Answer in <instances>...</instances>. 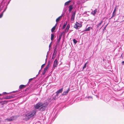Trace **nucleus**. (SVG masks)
<instances>
[{"label":"nucleus","instance_id":"nucleus-35","mask_svg":"<svg viewBox=\"0 0 124 124\" xmlns=\"http://www.w3.org/2000/svg\"><path fill=\"white\" fill-rule=\"evenodd\" d=\"M73 8H69V11L70 12Z\"/></svg>","mask_w":124,"mask_h":124},{"label":"nucleus","instance_id":"nucleus-31","mask_svg":"<svg viewBox=\"0 0 124 124\" xmlns=\"http://www.w3.org/2000/svg\"><path fill=\"white\" fill-rule=\"evenodd\" d=\"M56 55H53V54H52V58L53 59L54 58L55 56H56Z\"/></svg>","mask_w":124,"mask_h":124},{"label":"nucleus","instance_id":"nucleus-43","mask_svg":"<svg viewBox=\"0 0 124 124\" xmlns=\"http://www.w3.org/2000/svg\"><path fill=\"white\" fill-rule=\"evenodd\" d=\"M47 55H46V60H45V62H46V59H47Z\"/></svg>","mask_w":124,"mask_h":124},{"label":"nucleus","instance_id":"nucleus-37","mask_svg":"<svg viewBox=\"0 0 124 124\" xmlns=\"http://www.w3.org/2000/svg\"><path fill=\"white\" fill-rule=\"evenodd\" d=\"M122 64L123 65H124V61H123L121 62Z\"/></svg>","mask_w":124,"mask_h":124},{"label":"nucleus","instance_id":"nucleus-11","mask_svg":"<svg viewBox=\"0 0 124 124\" xmlns=\"http://www.w3.org/2000/svg\"><path fill=\"white\" fill-rule=\"evenodd\" d=\"M62 35H64V32L63 31L62 32V33H60L59 34V38L58 39V41H60V40L61 39V38L62 36Z\"/></svg>","mask_w":124,"mask_h":124},{"label":"nucleus","instance_id":"nucleus-45","mask_svg":"<svg viewBox=\"0 0 124 124\" xmlns=\"http://www.w3.org/2000/svg\"><path fill=\"white\" fill-rule=\"evenodd\" d=\"M4 103H7V102L6 101H4Z\"/></svg>","mask_w":124,"mask_h":124},{"label":"nucleus","instance_id":"nucleus-19","mask_svg":"<svg viewBox=\"0 0 124 124\" xmlns=\"http://www.w3.org/2000/svg\"><path fill=\"white\" fill-rule=\"evenodd\" d=\"M70 27V25L69 24H68L66 27V29H65V31L67 30V32L68 31Z\"/></svg>","mask_w":124,"mask_h":124},{"label":"nucleus","instance_id":"nucleus-47","mask_svg":"<svg viewBox=\"0 0 124 124\" xmlns=\"http://www.w3.org/2000/svg\"><path fill=\"white\" fill-rule=\"evenodd\" d=\"M59 54L58 55V57L59 58Z\"/></svg>","mask_w":124,"mask_h":124},{"label":"nucleus","instance_id":"nucleus-9","mask_svg":"<svg viewBox=\"0 0 124 124\" xmlns=\"http://www.w3.org/2000/svg\"><path fill=\"white\" fill-rule=\"evenodd\" d=\"M15 97L14 95H12L11 96H7L4 98L5 99H11L13 98L14 97Z\"/></svg>","mask_w":124,"mask_h":124},{"label":"nucleus","instance_id":"nucleus-30","mask_svg":"<svg viewBox=\"0 0 124 124\" xmlns=\"http://www.w3.org/2000/svg\"><path fill=\"white\" fill-rule=\"evenodd\" d=\"M8 93H6V92H4L3 93H2L1 94L2 95H2H5V94H7Z\"/></svg>","mask_w":124,"mask_h":124},{"label":"nucleus","instance_id":"nucleus-13","mask_svg":"<svg viewBox=\"0 0 124 124\" xmlns=\"http://www.w3.org/2000/svg\"><path fill=\"white\" fill-rule=\"evenodd\" d=\"M97 12V9H95L94 11H93L91 12V14L93 15V16H95L96 12Z\"/></svg>","mask_w":124,"mask_h":124},{"label":"nucleus","instance_id":"nucleus-24","mask_svg":"<svg viewBox=\"0 0 124 124\" xmlns=\"http://www.w3.org/2000/svg\"><path fill=\"white\" fill-rule=\"evenodd\" d=\"M55 27L54 26L51 29V31L52 32H54L55 30Z\"/></svg>","mask_w":124,"mask_h":124},{"label":"nucleus","instance_id":"nucleus-8","mask_svg":"<svg viewBox=\"0 0 124 124\" xmlns=\"http://www.w3.org/2000/svg\"><path fill=\"white\" fill-rule=\"evenodd\" d=\"M63 88H61L60 89L58 90L57 92L55 93L56 94V95H58V94L59 93H61L63 91Z\"/></svg>","mask_w":124,"mask_h":124},{"label":"nucleus","instance_id":"nucleus-36","mask_svg":"<svg viewBox=\"0 0 124 124\" xmlns=\"http://www.w3.org/2000/svg\"><path fill=\"white\" fill-rule=\"evenodd\" d=\"M73 6L72 5H70L69 6V8H72Z\"/></svg>","mask_w":124,"mask_h":124},{"label":"nucleus","instance_id":"nucleus-54","mask_svg":"<svg viewBox=\"0 0 124 124\" xmlns=\"http://www.w3.org/2000/svg\"><path fill=\"white\" fill-rule=\"evenodd\" d=\"M2 7H1V8H2Z\"/></svg>","mask_w":124,"mask_h":124},{"label":"nucleus","instance_id":"nucleus-50","mask_svg":"<svg viewBox=\"0 0 124 124\" xmlns=\"http://www.w3.org/2000/svg\"><path fill=\"white\" fill-rule=\"evenodd\" d=\"M108 24H107L106 25V26H105V27H106L107 25Z\"/></svg>","mask_w":124,"mask_h":124},{"label":"nucleus","instance_id":"nucleus-41","mask_svg":"<svg viewBox=\"0 0 124 124\" xmlns=\"http://www.w3.org/2000/svg\"><path fill=\"white\" fill-rule=\"evenodd\" d=\"M66 8H64V9L63 11H64V12H65L66 11V10L65 9Z\"/></svg>","mask_w":124,"mask_h":124},{"label":"nucleus","instance_id":"nucleus-6","mask_svg":"<svg viewBox=\"0 0 124 124\" xmlns=\"http://www.w3.org/2000/svg\"><path fill=\"white\" fill-rule=\"evenodd\" d=\"M64 13H62L61 15L56 19V21L57 23L60 21V19L64 15Z\"/></svg>","mask_w":124,"mask_h":124},{"label":"nucleus","instance_id":"nucleus-34","mask_svg":"<svg viewBox=\"0 0 124 124\" xmlns=\"http://www.w3.org/2000/svg\"><path fill=\"white\" fill-rule=\"evenodd\" d=\"M45 65V63H44L43 64H42L41 66V69L43 68V66H44Z\"/></svg>","mask_w":124,"mask_h":124},{"label":"nucleus","instance_id":"nucleus-26","mask_svg":"<svg viewBox=\"0 0 124 124\" xmlns=\"http://www.w3.org/2000/svg\"><path fill=\"white\" fill-rule=\"evenodd\" d=\"M73 41L74 43L75 44L77 42V41L75 39H74L73 40Z\"/></svg>","mask_w":124,"mask_h":124},{"label":"nucleus","instance_id":"nucleus-16","mask_svg":"<svg viewBox=\"0 0 124 124\" xmlns=\"http://www.w3.org/2000/svg\"><path fill=\"white\" fill-rule=\"evenodd\" d=\"M103 22V21L101 20L100 22L99 23H98L96 25L97 28H98L100 27V26H101V24Z\"/></svg>","mask_w":124,"mask_h":124},{"label":"nucleus","instance_id":"nucleus-7","mask_svg":"<svg viewBox=\"0 0 124 124\" xmlns=\"http://www.w3.org/2000/svg\"><path fill=\"white\" fill-rule=\"evenodd\" d=\"M15 117L14 116H12L10 117L9 118H7V120L9 121H11L14 120L15 119Z\"/></svg>","mask_w":124,"mask_h":124},{"label":"nucleus","instance_id":"nucleus-38","mask_svg":"<svg viewBox=\"0 0 124 124\" xmlns=\"http://www.w3.org/2000/svg\"><path fill=\"white\" fill-rule=\"evenodd\" d=\"M116 8H115V9L114 10V11H113V12H114L115 13H116Z\"/></svg>","mask_w":124,"mask_h":124},{"label":"nucleus","instance_id":"nucleus-44","mask_svg":"<svg viewBox=\"0 0 124 124\" xmlns=\"http://www.w3.org/2000/svg\"><path fill=\"white\" fill-rule=\"evenodd\" d=\"M64 31V33H66V32H67V30L65 31V30Z\"/></svg>","mask_w":124,"mask_h":124},{"label":"nucleus","instance_id":"nucleus-20","mask_svg":"<svg viewBox=\"0 0 124 124\" xmlns=\"http://www.w3.org/2000/svg\"><path fill=\"white\" fill-rule=\"evenodd\" d=\"M71 1V0H69V1L66 2L64 4L65 6H67L70 3Z\"/></svg>","mask_w":124,"mask_h":124},{"label":"nucleus","instance_id":"nucleus-22","mask_svg":"<svg viewBox=\"0 0 124 124\" xmlns=\"http://www.w3.org/2000/svg\"><path fill=\"white\" fill-rule=\"evenodd\" d=\"M67 22H66V23H64V24L62 27V29H64L66 27V25H67Z\"/></svg>","mask_w":124,"mask_h":124},{"label":"nucleus","instance_id":"nucleus-53","mask_svg":"<svg viewBox=\"0 0 124 124\" xmlns=\"http://www.w3.org/2000/svg\"><path fill=\"white\" fill-rule=\"evenodd\" d=\"M38 75V74L37 75H36V76H37Z\"/></svg>","mask_w":124,"mask_h":124},{"label":"nucleus","instance_id":"nucleus-18","mask_svg":"<svg viewBox=\"0 0 124 124\" xmlns=\"http://www.w3.org/2000/svg\"><path fill=\"white\" fill-rule=\"evenodd\" d=\"M26 86L23 85H21L19 86V88L20 89H22L24 87H25Z\"/></svg>","mask_w":124,"mask_h":124},{"label":"nucleus","instance_id":"nucleus-39","mask_svg":"<svg viewBox=\"0 0 124 124\" xmlns=\"http://www.w3.org/2000/svg\"><path fill=\"white\" fill-rule=\"evenodd\" d=\"M122 54H123V53H122L121 56L120 57V58H121L122 59L123 58V56H122Z\"/></svg>","mask_w":124,"mask_h":124},{"label":"nucleus","instance_id":"nucleus-40","mask_svg":"<svg viewBox=\"0 0 124 124\" xmlns=\"http://www.w3.org/2000/svg\"><path fill=\"white\" fill-rule=\"evenodd\" d=\"M2 8H0V12L2 11Z\"/></svg>","mask_w":124,"mask_h":124},{"label":"nucleus","instance_id":"nucleus-5","mask_svg":"<svg viewBox=\"0 0 124 124\" xmlns=\"http://www.w3.org/2000/svg\"><path fill=\"white\" fill-rule=\"evenodd\" d=\"M50 61L49 60L48 61L47 64V65L46 66V67L44 68V71L43 72V74H42L43 75H44L46 73L47 69H48V67L49 66V65L50 64Z\"/></svg>","mask_w":124,"mask_h":124},{"label":"nucleus","instance_id":"nucleus-1","mask_svg":"<svg viewBox=\"0 0 124 124\" xmlns=\"http://www.w3.org/2000/svg\"><path fill=\"white\" fill-rule=\"evenodd\" d=\"M48 105V104L46 102L42 103L39 102L35 105L34 108L36 109H38L39 111H43L46 110Z\"/></svg>","mask_w":124,"mask_h":124},{"label":"nucleus","instance_id":"nucleus-25","mask_svg":"<svg viewBox=\"0 0 124 124\" xmlns=\"http://www.w3.org/2000/svg\"><path fill=\"white\" fill-rule=\"evenodd\" d=\"M116 14V13L114 12H113L112 15V16L111 17V18H112Z\"/></svg>","mask_w":124,"mask_h":124},{"label":"nucleus","instance_id":"nucleus-3","mask_svg":"<svg viewBox=\"0 0 124 124\" xmlns=\"http://www.w3.org/2000/svg\"><path fill=\"white\" fill-rule=\"evenodd\" d=\"M82 26V25L81 23L76 22L74 27L76 29H77L81 27Z\"/></svg>","mask_w":124,"mask_h":124},{"label":"nucleus","instance_id":"nucleus-52","mask_svg":"<svg viewBox=\"0 0 124 124\" xmlns=\"http://www.w3.org/2000/svg\"><path fill=\"white\" fill-rule=\"evenodd\" d=\"M101 27L100 28V29H101Z\"/></svg>","mask_w":124,"mask_h":124},{"label":"nucleus","instance_id":"nucleus-32","mask_svg":"<svg viewBox=\"0 0 124 124\" xmlns=\"http://www.w3.org/2000/svg\"><path fill=\"white\" fill-rule=\"evenodd\" d=\"M52 41H51V43H50V44H49V50H50V47H51V43H52Z\"/></svg>","mask_w":124,"mask_h":124},{"label":"nucleus","instance_id":"nucleus-17","mask_svg":"<svg viewBox=\"0 0 124 124\" xmlns=\"http://www.w3.org/2000/svg\"><path fill=\"white\" fill-rule=\"evenodd\" d=\"M90 29H92V28L91 27H89L88 28H86L84 31H89L90 30Z\"/></svg>","mask_w":124,"mask_h":124},{"label":"nucleus","instance_id":"nucleus-33","mask_svg":"<svg viewBox=\"0 0 124 124\" xmlns=\"http://www.w3.org/2000/svg\"><path fill=\"white\" fill-rule=\"evenodd\" d=\"M33 78H31L30 79H29V81H28V83H29L31 81L32 79H33Z\"/></svg>","mask_w":124,"mask_h":124},{"label":"nucleus","instance_id":"nucleus-28","mask_svg":"<svg viewBox=\"0 0 124 124\" xmlns=\"http://www.w3.org/2000/svg\"><path fill=\"white\" fill-rule=\"evenodd\" d=\"M75 16H71V20L72 21L74 19Z\"/></svg>","mask_w":124,"mask_h":124},{"label":"nucleus","instance_id":"nucleus-51","mask_svg":"<svg viewBox=\"0 0 124 124\" xmlns=\"http://www.w3.org/2000/svg\"><path fill=\"white\" fill-rule=\"evenodd\" d=\"M15 92V91H13V92H12V93H14V92Z\"/></svg>","mask_w":124,"mask_h":124},{"label":"nucleus","instance_id":"nucleus-27","mask_svg":"<svg viewBox=\"0 0 124 124\" xmlns=\"http://www.w3.org/2000/svg\"><path fill=\"white\" fill-rule=\"evenodd\" d=\"M75 13L76 11H75L74 12H73L71 16H75Z\"/></svg>","mask_w":124,"mask_h":124},{"label":"nucleus","instance_id":"nucleus-48","mask_svg":"<svg viewBox=\"0 0 124 124\" xmlns=\"http://www.w3.org/2000/svg\"><path fill=\"white\" fill-rule=\"evenodd\" d=\"M106 27H104V29H103V30H104L105 29V28H106Z\"/></svg>","mask_w":124,"mask_h":124},{"label":"nucleus","instance_id":"nucleus-2","mask_svg":"<svg viewBox=\"0 0 124 124\" xmlns=\"http://www.w3.org/2000/svg\"><path fill=\"white\" fill-rule=\"evenodd\" d=\"M36 112V110H34L28 112L26 114H24L23 116L24 117V119L26 121L29 120L30 118L33 116Z\"/></svg>","mask_w":124,"mask_h":124},{"label":"nucleus","instance_id":"nucleus-29","mask_svg":"<svg viewBox=\"0 0 124 124\" xmlns=\"http://www.w3.org/2000/svg\"><path fill=\"white\" fill-rule=\"evenodd\" d=\"M86 66V63H85L83 67V69H84L85 68Z\"/></svg>","mask_w":124,"mask_h":124},{"label":"nucleus","instance_id":"nucleus-4","mask_svg":"<svg viewBox=\"0 0 124 124\" xmlns=\"http://www.w3.org/2000/svg\"><path fill=\"white\" fill-rule=\"evenodd\" d=\"M58 60H57V59H55L54 62V64L53 67V68L54 69H55L57 67L58 64Z\"/></svg>","mask_w":124,"mask_h":124},{"label":"nucleus","instance_id":"nucleus-46","mask_svg":"<svg viewBox=\"0 0 124 124\" xmlns=\"http://www.w3.org/2000/svg\"><path fill=\"white\" fill-rule=\"evenodd\" d=\"M41 69L40 70H39V73H38L39 74V72L41 71Z\"/></svg>","mask_w":124,"mask_h":124},{"label":"nucleus","instance_id":"nucleus-14","mask_svg":"<svg viewBox=\"0 0 124 124\" xmlns=\"http://www.w3.org/2000/svg\"><path fill=\"white\" fill-rule=\"evenodd\" d=\"M7 8H5L1 12V13L0 14V18H1L3 16V13L6 10Z\"/></svg>","mask_w":124,"mask_h":124},{"label":"nucleus","instance_id":"nucleus-49","mask_svg":"<svg viewBox=\"0 0 124 124\" xmlns=\"http://www.w3.org/2000/svg\"><path fill=\"white\" fill-rule=\"evenodd\" d=\"M0 96H2L1 94L0 93Z\"/></svg>","mask_w":124,"mask_h":124},{"label":"nucleus","instance_id":"nucleus-21","mask_svg":"<svg viewBox=\"0 0 124 124\" xmlns=\"http://www.w3.org/2000/svg\"><path fill=\"white\" fill-rule=\"evenodd\" d=\"M58 95H56V94L53 97L52 100H56L57 98Z\"/></svg>","mask_w":124,"mask_h":124},{"label":"nucleus","instance_id":"nucleus-23","mask_svg":"<svg viewBox=\"0 0 124 124\" xmlns=\"http://www.w3.org/2000/svg\"><path fill=\"white\" fill-rule=\"evenodd\" d=\"M54 34H51V40H52L54 39Z\"/></svg>","mask_w":124,"mask_h":124},{"label":"nucleus","instance_id":"nucleus-10","mask_svg":"<svg viewBox=\"0 0 124 124\" xmlns=\"http://www.w3.org/2000/svg\"><path fill=\"white\" fill-rule=\"evenodd\" d=\"M85 100L87 101H91L92 100V98L91 96H88L87 97H86Z\"/></svg>","mask_w":124,"mask_h":124},{"label":"nucleus","instance_id":"nucleus-12","mask_svg":"<svg viewBox=\"0 0 124 124\" xmlns=\"http://www.w3.org/2000/svg\"><path fill=\"white\" fill-rule=\"evenodd\" d=\"M57 49V46H55L54 50L53 53V55H56V54L57 53V51H56Z\"/></svg>","mask_w":124,"mask_h":124},{"label":"nucleus","instance_id":"nucleus-42","mask_svg":"<svg viewBox=\"0 0 124 124\" xmlns=\"http://www.w3.org/2000/svg\"><path fill=\"white\" fill-rule=\"evenodd\" d=\"M57 25V23H56V24H55V26H54L55 27Z\"/></svg>","mask_w":124,"mask_h":124},{"label":"nucleus","instance_id":"nucleus-15","mask_svg":"<svg viewBox=\"0 0 124 124\" xmlns=\"http://www.w3.org/2000/svg\"><path fill=\"white\" fill-rule=\"evenodd\" d=\"M70 91V88H69L68 89V90L66 91H64L62 93V95H66L67 93H68Z\"/></svg>","mask_w":124,"mask_h":124}]
</instances>
